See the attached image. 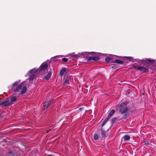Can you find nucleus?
Wrapping results in <instances>:
<instances>
[{"label":"nucleus","instance_id":"nucleus-14","mask_svg":"<svg viewBox=\"0 0 156 156\" xmlns=\"http://www.w3.org/2000/svg\"><path fill=\"white\" fill-rule=\"evenodd\" d=\"M70 80V76H67L65 79L64 83L65 84H68L69 83V80Z\"/></svg>","mask_w":156,"mask_h":156},{"label":"nucleus","instance_id":"nucleus-5","mask_svg":"<svg viewBox=\"0 0 156 156\" xmlns=\"http://www.w3.org/2000/svg\"><path fill=\"white\" fill-rule=\"evenodd\" d=\"M53 101H48L45 102L43 104V106L42 108V110L44 111L45 109H47L49 106L51 105Z\"/></svg>","mask_w":156,"mask_h":156},{"label":"nucleus","instance_id":"nucleus-2","mask_svg":"<svg viewBox=\"0 0 156 156\" xmlns=\"http://www.w3.org/2000/svg\"><path fill=\"white\" fill-rule=\"evenodd\" d=\"M115 112V110L113 109L110 112H109L108 117L106 118L103 123L102 124V127L104 126L106 123L107 122L108 120L112 117V116L113 115Z\"/></svg>","mask_w":156,"mask_h":156},{"label":"nucleus","instance_id":"nucleus-27","mask_svg":"<svg viewBox=\"0 0 156 156\" xmlns=\"http://www.w3.org/2000/svg\"><path fill=\"white\" fill-rule=\"evenodd\" d=\"M62 60L63 62H66L68 61V59L66 58H62Z\"/></svg>","mask_w":156,"mask_h":156},{"label":"nucleus","instance_id":"nucleus-22","mask_svg":"<svg viewBox=\"0 0 156 156\" xmlns=\"http://www.w3.org/2000/svg\"><path fill=\"white\" fill-rule=\"evenodd\" d=\"M116 119V117H114L110 121L111 124L112 125L115 122Z\"/></svg>","mask_w":156,"mask_h":156},{"label":"nucleus","instance_id":"nucleus-36","mask_svg":"<svg viewBox=\"0 0 156 156\" xmlns=\"http://www.w3.org/2000/svg\"><path fill=\"white\" fill-rule=\"evenodd\" d=\"M1 114H0V117L1 116Z\"/></svg>","mask_w":156,"mask_h":156},{"label":"nucleus","instance_id":"nucleus-13","mask_svg":"<svg viewBox=\"0 0 156 156\" xmlns=\"http://www.w3.org/2000/svg\"><path fill=\"white\" fill-rule=\"evenodd\" d=\"M27 90V87L26 86H24L22 88V90L21 91L20 94H23L26 93Z\"/></svg>","mask_w":156,"mask_h":156},{"label":"nucleus","instance_id":"nucleus-20","mask_svg":"<svg viewBox=\"0 0 156 156\" xmlns=\"http://www.w3.org/2000/svg\"><path fill=\"white\" fill-rule=\"evenodd\" d=\"M112 58L108 57L106 58L105 61L109 63L110 61L112 62H111V61H112Z\"/></svg>","mask_w":156,"mask_h":156},{"label":"nucleus","instance_id":"nucleus-35","mask_svg":"<svg viewBox=\"0 0 156 156\" xmlns=\"http://www.w3.org/2000/svg\"><path fill=\"white\" fill-rule=\"evenodd\" d=\"M4 141H5V142H6V141H5L4 140Z\"/></svg>","mask_w":156,"mask_h":156},{"label":"nucleus","instance_id":"nucleus-8","mask_svg":"<svg viewBox=\"0 0 156 156\" xmlns=\"http://www.w3.org/2000/svg\"><path fill=\"white\" fill-rule=\"evenodd\" d=\"M24 83V82H23L21 83L16 88L13 89V91L16 92H18L19 90L22 89L23 86V84Z\"/></svg>","mask_w":156,"mask_h":156},{"label":"nucleus","instance_id":"nucleus-4","mask_svg":"<svg viewBox=\"0 0 156 156\" xmlns=\"http://www.w3.org/2000/svg\"><path fill=\"white\" fill-rule=\"evenodd\" d=\"M48 66V64L47 63L45 62H43L40 67L39 72H41L42 71H44L47 68Z\"/></svg>","mask_w":156,"mask_h":156},{"label":"nucleus","instance_id":"nucleus-28","mask_svg":"<svg viewBox=\"0 0 156 156\" xmlns=\"http://www.w3.org/2000/svg\"><path fill=\"white\" fill-rule=\"evenodd\" d=\"M128 116V113H126L123 116L122 118L124 119L126 118Z\"/></svg>","mask_w":156,"mask_h":156},{"label":"nucleus","instance_id":"nucleus-9","mask_svg":"<svg viewBox=\"0 0 156 156\" xmlns=\"http://www.w3.org/2000/svg\"><path fill=\"white\" fill-rule=\"evenodd\" d=\"M86 58L87 60L88 61H90L91 60H93L94 61H97L99 59V58L98 57L90 56Z\"/></svg>","mask_w":156,"mask_h":156},{"label":"nucleus","instance_id":"nucleus-26","mask_svg":"<svg viewBox=\"0 0 156 156\" xmlns=\"http://www.w3.org/2000/svg\"><path fill=\"white\" fill-rule=\"evenodd\" d=\"M124 58H126L128 59H133V58L132 57L130 56H125L124 57Z\"/></svg>","mask_w":156,"mask_h":156},{"label":"nucleus","instance_id":"nucleus-17","mask_svg":"<svg viewBox=\"0 0 156 156\" xmlns=\"http://www.w3.org/2000/svg\"><path fill=\"white\" fill-rule=\"evenodd\" d=\"M7 154L9 156H15L14 153L11 151L7 152Z\"/></svg>","mask_w":156,"mask_h":156},{"label":"nucleus","instance_id":"nucleus-34","mask_svg":"<svg viewBox=\"0 0 156 156\" xmlns=\"http://www.w3.org/2000/svg\"><path fill=\"white\" fill-rule=\"evenodd\" d=\"M47 156H50V155H47Z\"/></svg>","mask_w":156,"mask_h":156},{"label":"nucleus","instance_id":"nucleus-3","mask_svg":"<svg viewBox=\"0 0 156 156\" xmlns=\"http://www.w3.org/2000/svg\"><path fill=\"white\" fill-rule=\"evenodd\" d=\"M128 110L129 109L128 107L125 106L123 105L122 106L121 105V104H120L119 107V111L121 114L126 113L128 112Z\"/></svg>","mask_w":156,"mask_h":156},{"label":"nucleus","instance_id":"nucleus-29","mask_svg":"<svg viewBox=\"0 0 156 156\" xmlns=\"http://www.w3.org/2000/svg\"><path fill=\"white\" fill-rule=\"evenodd\" d=\"M132 67L134 69H137L138 70V68L139 67V66L137 67L136 65H133L132 66Z\"/></svg>","mask_w":156,"mask_h":156},{"label":"nucleus","instance_id":"nucleus-12","mask_svg":"<svg viewBox=\"0 0 156 156\" xmlns=\"http://www.w3.org/2000/svg\"><path fill=\"white\" fill-rule=\"evenodd\" d=\"M111 62H112L115 63L120 64H123L124 63V62L122 61L119 59H116L114 61H111Z\"/></svg>","mask_w":156,"mask_h":156},{"label":"nucleus","instance_id":"nucleus-15","mask_svg":"<svg viewBox=\"0 0 156 156\" xmlns=\"http://www.w3.org/2000/svg\"><path fill=\"white\" fill-rule=\"evenodd\" d=\"M51 72H49L47 75L44 76V78L46 79L47 80H49V78L51 77Z\"/></svg>","mask_w":156,"mask_h":156},{"label":"nucleus","instance_id":"nucleus-6","mask_svg":"<svg viewBox=\"0 0 156 156\" xmlns=\"http://www.w3.org/2000/svg\"><path fill=\"white\" fill-rule=\"evenodd\" d=\"M11 104V102L9 100H6L0 103V105L2 106H7Z\"/></svg>","mask_w":156,"mask_h":156},{"label":"nucleus","instance_id":"nucleus-23","mask_svg":"<svg viewBox=\"0 0 156 156\" xmlns=\"http://www.w3.org/2000/svg\"><path fill=\"white\" fill-rule=\"evenodd\" d=\"M36 71V69H33L30 70L29 72V73H35Z\"/></svg>","mask_w":156,"mask_h":156},{"label":"nucleus","instance_id":"nucleus-30","mask_svg":"<svg viewBox=\"0 0 156 156\" xmlns=\"http://www.w3.org/2000/svg\"><path fill=\"white\" fill-rule=\"evenodd\" d=\"M145 144L148 145L149 144V142L147 141H145L144 142Z\"/></svg>","mask_w":156,"mask_h":156},{"label":"nucleus","instance_id":"nucleus-18","mask_svg":"<svg viewBox=\"0 0 156 156\" xmlns=\"http://www.w3.org/2000/svg\"><path fill=\"white\" fill-rule=\"evenodd\" d=\"M129 102L128 101H126L122 102L120 104H121V105L122 106V105H123L127 107V105L129 104Z\"/></svg>","mask_w":156,"mask_h":156},{"label":"nucleus","instance_id":"nucleus-11","mask_svg":"<svg viewBox=\"0 0 156 156\" xmlns=\"http://www.w3.org/2000/svg\"><path fill=\"white\" fill-rule=\"evenodd\" d=\"M67 70L68 71V69H67L66 68H62L60 72V75L61 76H62Z\"/></svg>","mask_w":156,"mask_h":156},{"label":"nucleus","instance_id":"nucleus-32","mask_svg":"<svg viewBox=\"0 0 156 156\" xmlns=\"http://www.w3.org/2000/svg\"><path fill=\"white\" fill-rule=\"evenodd\" d=\"M30 79H31V80H33L34 78L33 77L32 78L31 77Z\"/></svg>","mask_w":156,"mask_h":156},{"label":"nucleus","instance_id":"nucleus-24","mask_svg":"<svg viewBox=\"0 0 156 156\" xmlns=\"http://www.w3.org/2000/svg\"><path fill=\"white\" fill-rule=\"evenodd\" d=\"M94 139L95 140H97L98 139V136L97 134H95L94 136Z\"/></svg>","mask_w":156,"mask_h":156},{"label":"nucleus","instance_id":"nucleus-7","mask_svg":"<svg viewBox=\"0 0 156 156\" xmlns=\"http://www.w3.org/2000/svg\"><path fill=\"white\" fill-rule=\"evenodd\" d=\"M24 83V82H23L21 83L16 88L13 89V91L16 92H18L19 90L22 89L23 86V84Z\"/></svg>","mask_w":156,"mask_h":156},{"label":"nucleus","instance_id":"nucleus-25","mask_svg":"<svg viewBox=\"0 0 156 156\" xmlns=\"http://www.w3.org/2000/svg\"><path fill=\"white\" fill-rule=\"evenodd\" d=\"M19 83V82L18 81L14 82L12 84V87H14L17 86Z\"/></svg>","mask_w":156,"mask_h":156},{"label":"nucleus","instance_id":"nucleus-19","mask_svg":"<svg viewBox=\"0 0 156 156\" xmlns=\"http://www.w3.org/2000/svg\"><path fill=\"white\" fill-rule=\"evenodd\" d=\"M84 55H85L84 54H85L86 55H87V54H89L93 55H94L95 54H96V52H84Z\"/></svg>","mask_w":156,"mask_h":156},{"label":"nucleus","instance_id":"nucleus-31","mask_svg":"<svg viewBox=\"0 0 156 156\" xmlns=\"http://www.w3.org/2000/svg\"><path fill=\"white\" fill-rule=\"evenodd\" d=\"M112 68L113 69H115L117 68V67L115 65H114L112 67Z\"/></svg>","mask_w":156,"mask_h":156},{"label":"nucleus","instance_id":"nucleus-1","mask_svg":"<svg viewBox=\"0 0 156 156\" xmlns=\"http://www.w3.org/2000/svg\"><path fill=\"white\" fill-rule=\"evenodd\" d=\"M155 62V60L154 59H151L149 58H145V59L140 60L139 62L143 63L146 67L143 66H139L138 70L143 73L148 72L149 71L148 68H151L149 67L150 66L153 65Z\"/></svg>","mask_w":156,"mask_h":156},{"label":"nucleus","instance_id":"nucleus-21","mask_svg":"<svg viewBox=\"0 0 156 156\" xmlns=\"http://www.w3.org/2000/svg\"><path fill=\"white\" fill-rule=\"evenodd\" d=\"M17 100V98H16V96H13L12 97L11 99V104L12 102H13L16 101Z\"/></svg>","mask_w":156,"mask_h":156},{"label":"nucleus","instance_id":"nucleus-16","mask_svg":"<svg viewBox=\"0 0 156 156\" xmlns=\"http://www.w3.org/2000/svg\"><path fill=\"white\" fill-rule=\"evenodd\" d=\"M123 138L124 141H126L130 139V136L129 135H126L123 136Z\"/></svg>","mask_w":156,"mask_h":156},{"label":"nucleus","instance_id":"nucleus-33","mask_svg":"<svg viewBox=\"0 0 156 156\" xmlns=\"http://www.w3.org/2000/svg\"><path fill=\"white\" fill-rule=\"evenodd\" d=\"M82 109V108H80V110H81V109Z\"/></svg>","mask_w":156,"mask_h":156},{"label":"nucleus","instance_id":"nucleus-10","mask_svg":"<svg viewBox=\"0 0 156 156\" xmlns=\"http://www.w3.org/2000/svg\"><path fill=\"white\" fill-rule=\"evenodd\" d=\"M101 135L103 137H106L107 136L108 133L106 131H104L103 129L102 128L101 130Z\"/></svg>","mask_w":156,"mask_h":156}]
</instances>
